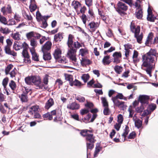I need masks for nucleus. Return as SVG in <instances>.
<instances>
[{"mask_svg": "<svg viewBox=\"0 0 158 158\" xmlns=\"http://www.w3.org/2000/svg\"><path fill=\"white\" fill-rule=\"evenodd\" d=\"M6 13L8 14H10L12 12V10L11 8V6L10 5H8L6 7Z\"/></svg>", "mask_w": 158, "mask_h": 158, "instance_id": "nucleus-63", "label": "nucleus"}, {"mask_svg": "<svg viewBox=\"0 0 158 158\" xmlns=\"http://www.w3.org/2000/svg\"><path fill=\"white\" fill-rule=\"evenodd\" d=\"M123 120V118L122 115L119 114L118 117V123H122Z\"/></svg>", "mask_w": 158, "mask_h": 158, "instance_id": "nucleus-61", "label": "nucleus"}, {"mask_svg": "<svg viewBox=\"0 0 158 158\" xmlns=\"http://www.w3.org/2000/svg\"><path fill=\"white\" fill-rule=\"evenodd\" d=\"M149 97L146 95H140L139 98V101L142 105L148 104Z\"/></svg>", "mask_w": 158, "mask_h": 158, "instance_id": "nucleus-9", "label": "nucleus"}, {"mask_svg": "<svg viewBox=\"0 0 158 158\" xmlns=\"http://www.w3.org/2000/svg\"><path fill=\"white\" fill-rule=\"evenodd\" d=\"M88 132H90L91 131L86 129L83 130L81 131L80 134L81 135L83 136H86V139L87 142L94 143L96 141L94 139V137L93 134H88Z\"/></svg>", "mask_w": 158, "mask_h": 158, "instance_id": "nucleus-5", "label": "nucleus"}, {"mask_svg": "<svg viewBox=\"0 0 158 158\" xmlns=\"http://www.w3.org/2000/svg\"><path fill=\"white\" fill-rule=\"evenodd\" d=\"M143 105L142 104L141 106L139 107H138L136 109V111L137 113H140L143 111V110L144 109V108Z\"/></svg>", "mask_w": 158, "mask_h": 158, "instance_id": "nucleus-52", "label": "nucleus"}, {"mask_svg": "<svg viewBox=\"0 0 158 158\" xmlns=\"http://www.w3.org/2000/svg\"><path fill=\"white\" fill-rule=\"evenodd\" d=\"M26 83L28 85H31L33 83L37 87V89H42L43 87L45 88L44 85L41 83L40 78L38 76H32L26 77L25 79Z\"/></svg>", "mask_w": 158, "mask_h": 158, "instance_id": "nucleus-2", "label": "nucleus"}, {"mask_svg": "<svg viewBox=\"0 0 158 158\" xmlns=\"http://www.w3.org/2000/svg\"><path fill=\"white\" fill-rule=\"evenodd\" d=\"M72 4L76 10H77L81 6V4L77 1H73L72 2Z\"/></svg>", "mask_w": 158, "mask_h": 158, "instance_id": "nucleus-35", "label": "nucleus"}, {"mask_svg": "<svg viewBox=\"0 0 158 158\" xmlns=\"http://www.w3.org/2000/svg\"><path fill=\"white\" fill-rule=\"evenodd\" d=\"M43 117L44 119H47L50 120H52L53 118L51 114L49 112L43 114Z\"/></svg>", "mask_w": 158, "mask_h": 158, "instance_id": "nucleus-39", "label": "nucleus"}, {"mask_svg": "<svg viewBox=\"0 0 158 158\" xmlns=\"http://www.w3.org/2000/svg\"><path fill=\"white\" fill-rule=\"evenodd\" d=\"M61 51L60 49L57 48L55 50V52L53 54L54 58L56 59L59 58L61 56Z\"/></svg>", "mask_w": 158, "mask_h": 158, "instance_id": "nucleus-22", "label": "nucleus"}, {"mask_svg": "<svg viewBox=\"0 0 158 158\" xmlns=\"http://www.w3.org/2000/svg\"><path fill=\"white\" fill-rule=\"evenodd\" d=\"M86 5L89 8L93 4L92 0H85Z\"/></svg>", "mask_w": 158, "mask_h": 158, "instance_id": "nucleus-60", "label": "nucleus"}, {"mask_svg": "<svg viewBox=\"0 0 158 158\" xmlns=\"http://www.w3.org/2000/svg\"><path fill=\"white\" fill-rule=\"evenodd\" d=\"M69 48L67 53V56L71 60L72 62L75 64H77L76 57V49L73 47H69Z\"/></svg>", "mask_w": 158, "mask_h": 158, "instance_id": "nucleus-4", "label": "nucleus"}, {"mask_svg": "<svg viewBox=\"0 0 158 158\" xmlns=\"http://www.w3.org/2000/svg\"><path fill=\"white\" fill-rule=\"evenodd\" d=\"M52 45L50 41H47L42 47V52H46L47 51L49 50L51 48Z\"/></svg>", "mask_w": 158, "mask_h": 158, "instance_id": "nucleus-11", "label": "nucleus"}, {"mask_svg": "<svg viewBox=\"0 0 158 158\" xmlns=\"http://www.w3.org/2000/svg\"><path fill=\"white\" fill-rule=\"evenodd\" d=\"M112 100L115 106H117L119 107H123L124 102H120L118 100V99L116 98L112 97Z\"/></svg>", "mask_w": 158, "mask_h": 158, "instance_id": "nucleus-13", "label": "nucleus"}, {"mask_svg": "<svg viewBox=\"0 0 158 158\" xmlns=\"http://www.w3.org/2000/svg\"><path fill=\"white\" fill-rule=\"evenodd\" d=\"M9 85L13 90H15L16 87V85L15 83L13 80L11 81L9 84Z\"/></svg>", "mask_w": 158, "mask_h": 158, "instance_id": "nucleus-40", "label": "nucleus"}, {"mask_svg": "<svg viewBox=\"0 0 158 158\" xmlns=\"http://www.w3.org/2000/svg\"><path fill=\"white\" fill-rule=\"evenodd\" d=\"M129 131V127L127 126H126L124 130V132L122 136L124 138H125L126 137L127 135L128 134Z\"/></svg>", "mask_w": 158, "mask_h": 158, "instance_id": "nucleus-47", "label": "nucleus"}, {"mask_svg": "<svg viewBox=\"0 0 158 158\" xmlns=\"http://www.w3.org/2000/svg\"><path fill=\"white\" fill-rule=\"evenodd\" d=\"M73 37L72 35L71 34L69 35L67 42V44L69 47H73L72 45L73 43Z\"/></svg>", "mask_w": 158, "mask_h": 158, "instance_id": "nucleus-23", "label": "nucleus"}, {"mask_svg": "<svg viewBox=\"0 0 158 158\" xmlns=\"http://www.w3.org/2000/svg\"><path fill=\"white\" fill-rule=\"evenodd\" d=\"M110 58L109 56H105L104 57L102 61L104 65H108L110 64L111 61L109 60Z\"/></svg>", "mask_w": 158, "mask_h": 158, "instance_id": "nucleus-25", "label": "nucleus"}, {"mask_svg": "<svg viewBox=\"0 0 158 158\" xmlns=\"http://www.w3.org/2000/svg\"><path fill=\"white\" fill-rule=\"evenodd\" d=\"M36 19L37 21L39 22H40L41 20L44 19L45 18L46 19V16H42L40 13L39 11H38L36 12Z\"/></svg>", "mask_w": 158, "mask_h": 158, "instance_id": "nucleus-27", "label": "nucleus"}, {"mask_svg": "<svg viewBox=\"0 0 158 158\" xmlns=\"http://www.w3.org/2000/svg\"><path fill=\"white\" fill-rule=\"evenodd\" d=\"M43 52V58L44 60H49L51 59V57L49 53L46 52Z\"/></svg>", "mask_w": 158, "mask_h": 158, "instance_id": "nucleus-28", "label": "nucleus"}, {"mask_svg": "<svg viewBox=\"0 0 158 158\" xmlns=\"http://www.w3.org/2000/svg\"><path fill=\"white\" fill-rule=\"evenodd\" d=\"M14 18L17 22H19L20 20L21 16L18 14L15 13L14 15Z\"/></svg>", "mask_w": 158, "mask_h": 158, "instance_id": "nucleus-53", "label": "nucleus"}, {"mask_svg": "<svg viewBox=\"0 0 158 158\" xmlns=\"http://www.w3.org/2000/svg\"><path fill=\"white\" fill-rule=\"evenodd\" d=\"M13 65H9L7 66L5 69V73L6 75L9 74V73L10 69H12Z\"/></svg>", "mask_w": 158, "mask_h": 158, "instance_id": "nucleus-59", "label": "nucleus"}, {"mask_svg": "<svg viewBox=\"0 0 158 158\" xmlns=\"http://www.w3.org/2000/svg\"><path fill=\"white\" fill-rule=\"evenodd\" d=\"M131 30L132 32L134 33V37L136 39L138 43L141 44L143 37V33L140 31V27L137 26L135 27L134 26L131 25Z\"/></svg>", "mask_w": 158, "mask_h": 158, "instance_id": "nucleus-3", "label": "nucleus"}, {"mask_svg": "<svg viewBox=\"0 0 158 158\" xmlns=\"http://www.w3.org/2000/svg\"><path fill=\"white\" fill-rule=\"evenodd\" d=\"M70 85L73 86L74 85L75 86H81V83L78 80L75 79L74 81H72V83H70Z\"/></svg>", "mask_w": 158, "mask_h": 158, "instance_id": "nucleus-42", "label": "nucleus"}, {"mask_svg": "<svg viewBox=\"0 0 158 158\" xmlns=\"http://www.w3.org/2000/svg\"><path fill=\"white\" fill-rule=\"evenodd\" d=\"M54 104V101L53 99L50 98L46 103L45 108L46 109H48L50 107Z\"/></svg>", "mask_w": 158, "mask_h": 158, "instance_id": "nucleus-19", "label": "nucleus"}, {"mask_svg": "<svg viewBox=\"0 0 158 158\" xmlns=\"http://www.w3.org/2000/svg\"><path fill=\"white\" fill-rule=\"evenodd\" d=\"M49 77V76L47 75H46L43 79V81L44 84L41 82V83L44 85V86H45V88L44 87L42 89H47V87L46 86V85H47L48 82V77Z\"/></svg>", "mask_w": 158, "mask_h": 158, "instance_id": "nucleus-32", "label": "nucleus"}, {"mask_svg": "<svg viewBox=\"0 0 158 158\" xmlns=\"http://www.w3.org/2000/svg\"><path fill=\"white\" fill-rule=\"evenodd\" d=\"M38 44V42L36 39L34 38H32L31 39L30 44L32 47V48H34L35 49V48L37 46Z\"/></svg>", "mask_w": 158, "mask_h": 158, "instance_id": "nucleus-30", "label": "nucleus"}, {"mask_svg": "<svg viewBox=\"0 0 158 158\" xmlns=\"http://www.w3.org/2000/svg\"><path fill=\"white\" fill-rule=\"evenodd\" d=\"M128 4L130 7H132L133 6H135V7L139 6L140 3H141V0H136V2H135V4L133 3V0H120Z\"/></svg>", "mask_w": 158, "mask_h": 158, "instance_id": "nucleus-8", "label": "nucleus"}, {"mask_svg": "<svg viewBox=\"0 0 158 158\" xmlns=\"http://www.w3.org/2000/svg\"><path fill=\"white\" fill-rule=\"evenodd\" d=\"M0 32L3 34H7L10 32V30L7 27L3 28L1 27L0 28Z\"/></svg>", "mask_w": 158, "mask_h": 158, "instance_id": "nucleus-33", "label": "nucleus"}, {"mask_svg": "<svg viewBox=\"0 0 158 158\" xmlns=\"http://www.w3.org/2000/svg\"><path fill=\"white\" fill-rule=\"evenodd\" d=\"M114 69L117 73L120 74L122 72L123 68L122 66L116 65Z\"/></svg>", "mask_w": 158, "mask_h": 158, "instance_id": "nucleus-37", "label": "nucleus"}, {"mask_svg": "<svg viewBox=\"0 0 158 158\" xmlns=\"http://www.w3.org/2000/svg\"><path fill=\"white\" fill-rule=\"evenodd\" d=\"M89 111L88 109H82L80 110V113L82 115L88 113Z\"/></svg>", "mask_w": 158, "mask_h": 158, "instance_id": "nucleus-64", "label": "nucleus"}, {"mask_svg": "<svg viewBox=\"0 0 158 158\" xmlns=\"http://www.w3.org/2000/svg\"><path fill=\"white\" fill-rule=\"evenodd\" d=\"M4 49L6 54L12 55L14 56H16V53L14 51H11L10 49V47H8V46H5Z\"/></svg>", "mask_w": 158, "mask_h": 158, "instance_id": "nucleus-17", "label": "nucleus"}, {"mask_svg": "<svg viewBox=\"0 0 158 158\" xmlns=\"http://www.w3.org/2000/svg\"><path fill=\"white\" fill-rule=\"evenodd\" d=\"M13 47L16 51L19 50L23 48L22 43L19 41H16L14 43Z\"/></svg>", "mask_w": 158, "mask_h": 158, "instance_id": "nucleus-15", "label": "nucleus"}, {"mask_svg": "<svg viewBox=\"0 0 158 158\" xmlns=\"http://www.w3.org/2000/svg\"><path fill=\"white\" fill-rule=\"evenodd\" d=\"M30 51L32 55V59L36 61H39V56L36 53L35 49H34V48L30 49Z\"/></svg>", "mask_w": 158, "mask_h": 158, "instance_id": "nucleus-14", "label": "nucleus"}, {"mask_svg": "<svg viewBox=\"0 0 158 158\" xmlns=\"http://www.w3.org/2000/svg\"><path fill=\"white\" fill-rule=\"evenodd\" d=\"M17 70L16 69L13 70L11 72L9 73L10 75V77L12 78L15 77V75L16 74Z\"/></svg>", "mask_w": 158, "mask_h": 158, "instance_id": "nucleus-55", "label": "nucleus"}, {"mask_svg": "<svg viewBox=\"0 0 158 158\" xmlns=\"http://www.w3.org/2000/svg\"><path fill=\"white\" fill-rule=\"evenodd\" d=\"M88 52L86 48H81L80 50L79 55H81V56H83Z\"/></svg>", "mask_w": 158, "mask_h": 158, "instance_id": "nucleus-41", "label": "nucleus"}, {"mask_svg": "<svg viewBox=\"0 0 158 158\" xmlns=\"http://www.w3.org/2000/svg\"><path fill=\"white\" fill-rule=\"evenodd\" d=\"M81 64L83 66L90 64V61L89 60L83 58H82L81 60Z\"/></svg>", "mask_w": 158, "mask_h": 158, "instance_id": "nucleus-26", "label": "nucleus"}, {"mask_svg": "<svg viewBox=\"0 0 158 158\" xmlns=\"http://www.w3.org/2000/svg\"><path fill=\"white\" fill-rule=\"evenodd\" d=\"M22 55L24 58L27 59V62H30V60L29 59L30 56L26 50H23V51L22 52Z\"/></svg>", "mask_w": 158, "mask_h": 158, "instance_id": "nucleus-29", "label": "nucleus"}, {"mask_svg": "<svg viewBox=\"0 0 158 158\" xmlns=\"http://www.w3.org/2000/svg\"><path fill=\"white\" fill-rule=\"evenodd\" d=\"M67 108L68 109L73 110H77L79 108L80 106L79 104L76 102H73L68 104L67 106Z\"/></svg>", "mask_w": 158, "mask_h": 158, "instance_id": "nucleus-12", "label": "nucleus"}, {"mask_svg": "<svg viewBox=\"0 0 158 158\" xmlns=\"http://www.w3.org/2000/svg\"><path fill=\"white\" fill-rule=\"evenodd\" d=\"M101 100L103 106H108V102L105 97H102Z\"/></svg>", "mask_w": 158, "mask_h": 158, "instance_id": "nucleus-44", "label": "nucleus"}, {"mask_svg": "<svg viewBox=\"0 0 158 158\" xmlns=\"http://www.w3.org/2000/svg\"><path fill=\"white\" fill-rule=\"evenodd\" d=\"M50 17L49 16H46V18H44V19L41 20L42 23L41 24L40 27L43 28H45L48 26V24L47 20Z\"/></svg>", "mask_w": 158, "mask_h": 158, "instance_id": "nucleus-20", "label": "nucleus"}, {"mask_svg": "<svg viewBox=\"0 0 158 158\" xmlns=\"http://www.w3.org/2000/svg\"><path fill=\"white\" fill-rule=\"evenodd\" d=\"M99 26V24L98 22H95L94 21L90 22L88 25L89 30L92 32L95 31Z\"/></svg>", "mask_w": 158, "mask_h": 158, "instance_id": "nucleus-7", "label": "nucleus"}, {"mask_svg": "<svg viewBox=\"0 0 158 158\" xmlns=\"http://www.w3.org/2000/svg\"><path fill=\"white\" fill-rule=\"evenodd\" d=\"M148 15L147 18L148 21L153 22L154 21V18L153 17L152 15V11L151 10H149V8H148Z\"/></svg>", "mask_w": 158, "mask_h": 158, "instance_id": "nucleus-24", "label": "nucleus"}, {"mask_svg": "<svg viewBox=\"0 0 158 158\" xmlns=\"http://www.w3.org/2000/svg\"><path fill=\"white\" fill-rule=\"evenodd\" d=\"M158 55L155 49H151L149 52L142 56L143 63L141 65V68L145 70L150 77L152 76V70L154 65L152 64L154 63L155 57H156Z\"/></svg>", "mask_w": 158, "mask_h": 158, "instance_id": "nucleus-1", "label": "nucleus"}, {"mask_svg": "<svg viewBox=\"0 0 158 158\" xmlns=\"http://www.w3.org/2000/svg\"><path fill=\"white\" fill-rule=\"evenodd\" d=\"M12 36L13 39L18 41L20 39V35L19 32H17L16 33H12Z\"/></svg>", "mask_w": 158, "mask_h": 158, "instance_id": "nucleus-36", "label": "nucleus"}, {"mask_svg": "<svg viewBox=\"0 0 158 158\" xmlns=\"http://www.w3.org/2000/svg\"><path fill=\"white\" fill-rule=\"evenodd\" d=\"M113 57H116L117 58H121L122 55L120 52H115L113 54Z\"/></svg>", "mask_w": 158, "mask_h": 158, "instance_id": "nucleus-58", "label": "nucleus"}, {"mask_svg": "<svg viewBox=\"0 0 158 158\" xmlns=\"http://www.w3.org/2000/svg\"><path fill=\"white\" fill-rule=\"evenodd\" d=\"M81 78L85 82H86L87 80L89 79V75L88 74H83L82 77Z\"/></svg>", "mask_w": 158, "mask_h": 158, "instance_id": "nucleus-51", "label": "nucleus"}, {"mask_svg": "<svg viewBox=\"0 0 158 158\" xmlns=\"http://www.w3.org/2000/svg\"><path fill=\"white\" fill-rule=\"evenodd\" d=\"M104 109L103 110V113L104 115H108L109 114V110L108 106H104Z\"/></svg>", "mask_w": 158, "mask_h": 158, "instance_id": "nucleus-56", "label": "nucleus"}, {"mask_svg": "<svg viewBox=\"0 0 158 158\" xmlns=\"http://www.w3.org/2000/svg\"><path fill=\"white\" fill-rule=\"evenodd\" d=\"M156 105L154 104H153L149 105L148 109H149V110L151 111V112L152 111H153L154 110L156 109Z\"/></svg>", "mask_w": 158, "mask_h": 158, "instance_id": "nucleus-50", "label": "nucleus"}, {"mask_svg": "<svg viewBox=\"0 0 158 158\" xmlns=\"http://www.w3.org/2000/svg\"><path fill=\"white\" fill-rule=\"evenodd\" d=\"M63 38L62 33H59L55 35L54 37V39L55 41H60Z\"/></svg>", "mask_w": 158, "mask_h": 158, "instance_id": "nucleus-31", "label": "nucleus"}, {"mask_svg": "<svg viewBox=\"0 0 158 158\" xmlns=\"http://www.w3.org/2000/svg\"><path fill=\"white\" fill-rule=\"evenodd\" d=\"M21 101L23 102H25L27 101V96L26 94L23 93L21 96H19Z\"/></svg>", "mask_w": 158, "mask_h": 158, "instance_id": "nucleus-38", "label": "nucleus"}, {"mask_svg": "<svg viewBox=\"0 0 158 158\" xmlns=\"http://www.w3.org/2000/svg\"><path fill=\"white\" fill-rule=\"evenodd\" d=\"M76 99L78 101L80 102H84L85 100V98L82 96H77L76 98Z\"/></svg>", "mask_w": 158, "mask_h": 158, "instance_id": "nucleus-57", "label": "nucleus"}, {"mask_svg": "<svg viewBox=\"0 0 158 158\" xmlns=\"http://www.w3.org/2000/svg\"><path fill=\"white\" fill-rule=\"evenodd\" d=\"M24 88L25 89V90H23V93L24 94H27L29 93L30 92V94L31 93V89L29 88H28L26 87H24Z\"/></svg>", "mask_w": 158, "mask_h": 158, "instance_id": "nucleus-54", "label": "nucleus"}, {"mask_svg": "<svg viewBox=\"0 0 158 158\" xmlns=\"http://www.w3.org/2000/svg\"><path fill=\"white\" fill-rule=\"evenodd\" d=\"M35 32L33 31H31L26 34V37L27 39L29 40L31 39L32 37H34Z\"/></svg>", "mask_w": 158, "mask_h": 158, "instance_id": "nucleus-43", "label": "nucleus"}, {"mask_svg": "<svg viewBox=\"0 0 158 158\" xmlns=\"http://www.w3.org/2000/svg\"><path fill=\"white\" fill-rule=\"evenodd\" d=\"M81 18L82 21L83 23L85 26L86 25V21L88 20L87 16L83 14L81 16Z\"/></svg>", "mask_w": 158, "mask_h": 158, "instance_id": "nucleus-45", "label": "nucleus"}, {"mask_svg": "<svg viewBox=\"0 0 158 158\" xmlns=\"http://www.w3.org/2000/svg\"><path fill=\"white\" fill-rule=\"evenodd\" d=\"M153 34L152 33H150L148 35L146 41L145 43V44L146 45L150 46L152 44H153Z\"/></svg>", "mask_w": 158, "mask_h": 158, "instance_id": "nucleus-10", "label": "nucleus"}, {"mask_svg": "<svg viewBox=\"0 0 158 158\" xmlns=\"http://www.w3.org/2000/svg\"><path fill=\"white\" fill-rule=\"evenodd\" d=\"M101 149V148L99 146L96 147L94 154V157H96L97 156V155L100 152Z\"/></svg>", "mask_w": 158, "mask_h": 158, "instance_id": "nucleus-49", "label": "nucleus"}, {"mask_svg": "<svg viewBox=\"0 0 158 158\" xmlns=\"http://www.w3.org/2000/svg\"><path fill=\"white\" fill-rule=\"evenodd\" d=\"M136 8V15L137 18L138 19H141L143 16V12L142 9L140 7V5L139 6H137Z\"/></svg>", "mask_w": 158, "mask_h": 158, "instance_id": "nucleus-16", "label": "nucleus"}, {"mask_svg": "<svg viewBox=\"0 0 158 158\" xmlns=\"http://www.w3.org/2000/svg\"><path fill=\"white\" fill-rule=\"evenodd\" d=\"M94 143L92 142H86V147L87 151L88 149H92L94 146Z\"/></svg>", "mask_w": 158, "mask_h": 158, "instance_id": "nucleus-46", "label": "nucleus"}, {"mask_svg": "<svg viewBox=\"0 0 158 158\" xmlns=\"http://www.w3.org/2000/svg\"><path fill=\"white\" fill-rule=\"evenodd\" d=\"M39 106H32L28 111V113L31 114H33L37 112Z\"/></svg>", "mask_w": 158, "mask_h": 158, "instance_id": "nucleus-21", "label": "nucleus"}, {"mask_svg": "<svg viewBox=\"0 0 158 158\" xmlns=\"http://www.w3.org/2000/svg\"><path fill=\"white\" fill-rule=\"evenodd\" d=\"M124 49L125 50H130L132 48V46L129 44H127L124 45Z\"/></svg>", "mask_w": 158, "mask_h": 158, "instance_id": "nucleus-62", "label": "nucleus"}, {"mask_svg": "<svg viewBox=\"0 0 158 158\" xmlns=\"http://www.w3.org/2000/svg\"><path fill=\"white\" fill-rule=\"evenodd\" d=\"M16 24V22L15 20L13 19H9L8 21L7 25L11 26Z\"/></svg>", "mask_w": 158, "mask_h": 158, "instance_id": "nucleus-48", "label": "nucleus"}, {"mask_svg": "<svg viewBox=\"0 0 158 158\" xmlns=\"http://www.w3.org/2000/svg\"><path fill=\"white\" fill-rule=\"evenodd\" d=\"M133 120L135 122V126L138 129L142 128V121L139 119L135 120L133 117Z\"/></svg>", "mask_w": 158, "mask_h": 158, "instance_id": "nucleus-18", "label": "nucleus"}, {"mask_svg": "<svg viewBox=\"0 0 158 158\" xmlns=\"http://www.w3.org/2000/svg\"><path fill=\"white\" fill-rule=\"evenodd\" d=\"M0 22L5 25L7 24L8 21L6 19L0 14Z\"/></svg>", "mask_w": 158, "mask_h": 158, "instance_id": "nucleus-34", "label": "nucleus"}, {"mask_svg": "<svg viewBox=\"0 0 158 158\" xmlns=\"http://www.w3.org/2000/svg\"><path fill=\"white\" fill-rule=\"evenodd\" d=\"M117 11L119 13H123L128 9L127 6L125 3L119 2L117 4Z\"/></svg>", "mask_w": 158, "mask_h": 158, "instance_id": "nucleus-6", "label": "nucleus"}]
</instances>
